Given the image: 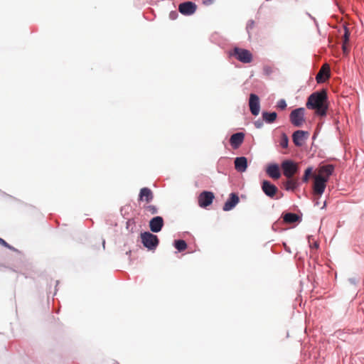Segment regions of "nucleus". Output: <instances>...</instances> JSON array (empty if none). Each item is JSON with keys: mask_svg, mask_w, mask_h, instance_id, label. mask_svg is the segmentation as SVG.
<instances>
[{"mask_svg": "<svg viewBox=\"0 0 364 364\" xmlns=\"http://www.w3.org/2000/svg\"><path fill=\"white\" fill-rule=\"evenodd\" d=\"M281 167L284 176L287 178H294V176L298 171L297 164L291 160L284 161L281 164Z\"/></svg>", "mask_w": 364, "mask_h": 364, "instance_id": "4", "label": "nucleus"}, {"mask_svg": "<svg viewBox=\"0 0 364 364\" xmlns=\"http://www.w3.org/2000/svg\"><path fill=\"white\" fill-rule=\"evenodd\" d=\"M327 181L325 179L321 178V176H314V182L313 186L314 194L318 196H321L326 187Z\"/></svg>", "mask_w": 364, "mask_h": 364, "instance_id": "9", "label": "nucleus"}, {"mask_svg": "<svg viewBox=\"0 0 364 364\" xmlns=\"http://www.w3.org/2000/svg\"><path fill=\"white\" fill-rule=\"evenodd\" d=\"M277 118V112H269L267 111H263L262 113V119H258L254 122V125L257 129H261L264 127V122L267 124H272L276 121Z\"/></svg>", "mask_w": 364, "mask_h": 364, "instance_id": "3", "label": "nucleus"}, {"mask_svg": "<svg viewBox=\"0 0 364 364\" xmlns=\"http://www.w3.org/2000/svg\"><path fill=\"white\" fill-rule=\"evenodd\" d=\"M288 143H289V139H288V136H287L286 134L284 133H282V136H281V140H280V146L282 147V148H287L288 146Z\"/></svg>", "mask_w": 364, "mask_h": 364, "instance_id": "27", "label": "nucleus"}, {"mask_svg": "<svg viewBox=\"0 0 364 364\" xmlns=\"http://www.w3.org/2000/svg\"><path fill=\"white\" fill-rule=\"evenodd\" d=\"M343 29H344V34L343 36L342 49H343V53L347 54L348 53V48L347 44L348 43V41H349L350 31L346 26H344Z\"/></svg>", "mask_w": 364, "mask_h": 364, "instance_id": "22", "label": "nucleus"}, {"mask_svg": "<svg viewBox=\"0 0 364 364\" xmlns=\"http://www.w3.org/2000/svg\"><path fill=\"white\" fill-rule=\"evenodd\" d=\"M326 100V92L321 90L311 94L309 97L306 105L308 109H315L316 114L325 116L328 109Z\"/></svg>", "mask_w": 364, "mask_h": 364, "instance_id": "1", "label": "nucleus"}, {"mask_svg": "<svg viewBox=\"0 0 364 364\" xmlns=\"http://www.w3.org/2000/svg\"><path fill=\"white\" fill-rule=\"evenodd\" d=\"M260 112L259 98L257 95L252 94V114L257 116Z\"/></svg>", "mask_w": 364, "mask_h": 364, "instance_id": "20", "label": "nucleus"}, {"mask_svg": "<svg viewBox=\"0 0 364 364\" xmlns=\"http://www.w3.org/2000/svg\"><path fill=\"white\" fill-rule=\"evenodd\" d=\"M330 77V67L328 64H323L316 76L318 83L326 82Z\"/></svg>", "mask_w": 364, "mask_h": 364, "instance_id": "11", "label": "nucleus"}, {"mask_svg": "<svg viewBox=\"0 0 364 364\" xmlns=\"http://www.w3.org/2000/svg\"><path fill=\"white\" fill-rule=\"evenodd\" d=\"M215 196L210 191H203L198 198V205L201 208H206L212 204Z\"/></svg>", "mask_w": 364, "mask_h": 364, "instance_id": "8", "label": "nucleus"}, {"mask_svg": "<svg viewBox=\"0 0 364 364\" xmlns=\"http://www.w3.org/2000/svg\"><path fill=\"white\" fill-rule=\"evenodd\" d=\"M141 240L144 246L150 250H155L159 245L158 237L149 232L141 233Z\"/></svg>", "mask_w": 364, "mask_h": 364, "instance_id": "2", "label": "nucleus"}, {"mask_svg": "<svg viewBox=\"0 0 364 364\" xmlns=\"http://www.w3.org/2000/svg\"><path fill=\"white\" fill-rule=\"evenodd\" d=\"M174 246L180 252L184 251L187 248V244L186 241L183 240H176Z\"/></svg>", "mask_w": 364, "mask_h": 364, "instance_id": "24", "label": "nucleus"}, {"mask_svg": "<svg viewBox=\"0 0 364 364\" xmlns=\"http://www.w3.org/2000/svg\"><path fill=\"white\" fill-rule=\"evenodd\" d=\"M230 55L235 57L240 62L245 63L250 62V53L247 50L235 48L234 50L230 53Z\"/></svg>", "mask_w": 364, "mask_h": 364, "instance_id": "6", "label": "nucleus"}, {"mask_svg": "<svg viewBox=\"0 0 364 364\" xmlns=\"http://www.w3.org/2000/svg\"><path fill=\"white\" fill-rule=\"evenodd\" d=\"M284 221L287 223H294L299 220V216L295 213H286L283 217Z\"/></svg>", "mask_w": 364, "mask_h": 364, "instance_id": "23", "label": "nucleus"}, {"mask_svg": "<svg viewBox=\"0 0 364 364\" xmlns=\"http://www.w3.org/2000/svg\"><path fill=\"white\" fill-rule=\"evenodd\" d=\"M312 173H313V168L308 167L304 171V174L301 178L302 181L304 183H307L309 180L310 176L312 175Z\"/></svg>", "mask_w": 364, "mask_h": 364, "instance_id": "25", "label": "nucleus"}, {"mask_svg": "<svg viewBox=\"0 0 364 364\" xmlns=\"http://www.w3.org/2000/svg\"><path fill=\"white\" fill-rule=\"evenodd\" d=\"M0 245H3L7 248L11 249V246L4 240H3L1 237H0Z\"/></svg>", "mask_w": 364, "mask_h": 364, "instance_id": "29", "label": "nucleus"}, {"mask_svg": "<svg viewBox=\"0 0 364 364\" xmlns=\"http://www.w3.org/2000/svg\"><path fill=\"white\" fill-rule=\"evenodd\" d=\"M250 102H251V100H250V97L249 99H248V104H249L250 107Z\"/></svg>", "mask_w": 364, "mask_h": 364, "instance_id": "31", "label": "nucleus"}, {"mask_svg": "<svg viewBox=\"0 0 364 364\" xmlns=\"http://www.w3.org/2000/svg\"><path fill=\"white\" fill-rule=\"evenodd\" d=\"M164 226V220L160 216L153 218L149 222L150 230L153 232H159Z\"/></svg>", "mask_w": 364, "mask_h": 364, "instance_id": "15", "label": "nucleus"}, {"mask_svg": "<svg viewBox=\"0 0 364 364\" xmlns=\"http://www.w3.org/2000/svg\"><path fill=\"white\" fill-rule=\"evenodd\" d=\"M196 4L192 1H186L180 4L178 6V11L180 13L186 16L193 14L196 12Z\"/></svg>", "mask_w": 364, "mask_h": 364, "instance_id": "10", "label": "nucleus"}, {"mask_svg": "<svg viewBox=\"0 0 364 364\" xmlns=\"http://www.w3.org/2000/svg\"><path fill=\"white\" fill-rule=\"evenodd\" d=\"M235 169L239 172H243L247 167V161L245 157H237L235 160Z\"/></svg>", "mask_w": 364, "mask_h": 364, "instance_id": "19", "label": "nucleus"}, {"mask_svg": "<svg viewBox=\"0 0 364 364\" xmlns=\"http://www.w3.org/2000/svg\"><path fill=\"white\" fill-rule=\"evenodd\" d=\"M287 103H286V101L284 100H280L278 101L277 104V107L282 109V110H284L286 109L287 107Z\"/></svg>", "mask_w": 364, "mask_h": 364, "instance_id": "28", "label": "nucleus"}, {"mask_svg": "<svg viewBox=\"0 0 364 364\" xmlns=\"http://www.w3.org/2000/svg\"><path fill=\"white\" fill-rule=\"evenodd\" d=\"M290 121L295 127H301L304 122V109L297 108L290 114Z\"/></svg>", "mask_w": 364, "mask_h": 364, "instance_id": "5", "label": "nucleus"}, {"mask_svg": "<svg viewBox=\"0 0 364 364\" xmlns=\"http://www.w3.org/2000/svg\"><path fill=\"white\" fill-rule=\"evenodd\" d=\"M245 134L242 132H237L232 134L230 139V144L233 149H237L244 141Z\"/></svg>", "mask_w": 364, "mask_h": 364, "instance_id": "17", "label": "nucleus"}, {"mask_svg": "<svg viewBox=\"0 0 364 364\" xmlns=\"http://www.w3.org/2000/svg\"><path fill=\"white\" fill-rule=\"evenodd\" d=\"M299 186L298 179L294 178H287V181L284 182V187L287 191H294Z\"/></svg>", "mask_w": 364, "mask_h": 364, "instance_id": "21", "label": "nucleus"}, {"mask_svg": "<svg viewBox=\"0 0 364 364\" xmlns=\"http://www.w3.org/2000/svg\"><path fill=\"white\" fill-rule=\"evenodd\" d=\"M309 134L307 132H304L302 130H297L294 132L292 135V139L294 144L297 146H301L304 140L307 138Z\"/></svg>", "mask_w": 364, "mask_h": 364, "instance_id": "13", "label": "nucleus"}, {"mask_svg": "<svg viewBox=\"0 0 364 364\" xmlns=\"http://www.w3.org/2000/svg\"><path fill=\"white\" fill-rule=\"evenodd\" d=\"M314 247H315L316 248H318V243H316V242H315V243H314Z\"/></svg>", "mask_w": 364, "mask_h": 364, "instance_id": "30", "label": "nucleus"}, {"mask_svg": "<svg viewBox=\"0 0 364 364\" xmlns=\"http://www.w3.org/2000/svg\"><path fill=\"white\" fill-rule=\"evenodd\" d=\"M261 188L264 193L270 198H274L279 192L278 188L267 180L262 182Z\"/></svg>", "mask_w": 364, "mask_h": 364, "instance_id": "7", "label": "nucleus"}, {"mask_svg": "<svg viewBox=\"0 0 364 364\" xmlns=\"http://www.w3.org/2000/svg\"><path fill=\"white\" fill-rule=\"evenodd\" d=\"M239 203V197L236 193H232L230 194L229 198L223 205L224 211H229L232 210Z\"/></svg>", "mask_w": 364, "mask_h": 364, "instance_id": "16", "label": "nucleus"}, {"mask_svg": "<svg viewBox=\"0 0 364 364\" xmlns=\"http://www.w3.org/2000/svg\"><path fill=\"white\" fill-rule=\"evenodd\" d=\"M154 198V194L151 190L149 188H142L140 190L139 195V200L146 201L147 203L151 202Z\"/></svg>", "mask_w": 364, "mask_h": 364, "instance_id": "18", "label": "nucleus"}, {"mask_svg": "<svg viewBox=\"0 0 364 364\" xmlns=\"http://www.w3.org/2000/svg\"><path fill=\"white\" fill-rule=\"evenodd\" d=\"M334 166L331 164L322 166L318 169V173L316 176H321V178L328 181L329 177L332 175Z\"/></svg>", "mask_w": 364, "mask_h": 364, "instance_id": "12", "label": "nucleus"}, {"mask_svg": "<svg viewBox=\"0 0 364 364\" xmlns=\"http://www.w3.org/2000/svg\"><path fill=\"white\" fill-rule=\"evenodd\" d=\"M144 209L146 213H148L151 215H154V214L157 213V212H158V208L154 205H144Z\"/></svg>", "mask_w": 364, "mask_h": 364, "instance_id": "26", "label": "nucleus"}, {"mask_svg": "<svg viewBox=\"0 0 364 364\" xmlns=\"http://www.w3.org/2000/svg\"><path fill=\"white\" fill-rule=\"evenodd\" d=\"M267 174L272 179L277 180L281 176L279 167L276 164H269L266 168Z\"/></svg>", "mask_w": 364, "mask_h": 364, "instance_id": "14", "label": "nucleus"}]
</instances>
